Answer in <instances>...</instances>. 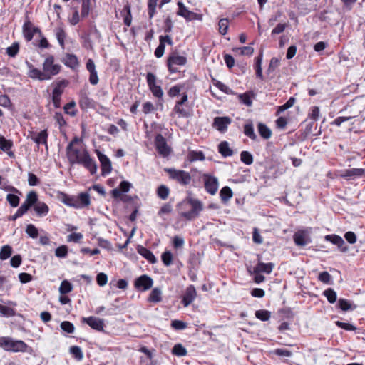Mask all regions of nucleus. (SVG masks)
<instances>
[{"mask_svg":"<svg viewBox=\"0 0 365 365\" xmlns=\"http://www.w3.org/2000/svg\"><path fill=\"white\" fill-rule=\"evenodd\" d=\"M66 155L71 164L83 165L91 175L96 173L97 165L86 149H78L73 146V143H68L66 147Z\"/></svg>","mask_w":365,"mask_h":365,"instance_id":"nucleus-1","label":"nucleus"},{"mask_svg":"<svg viewBox=\"0 0 365 365\" xmlns=\"http://www.w3.org/2000/svg\"><path fill=\"white\" fill-rule=\"evenodd\" d=\"M177 209L181 217L191 221L199 216L203 209V205L199 200L190 197L178 203Z\"/></svg>","mask_w":365,"mask_h":365,"instance_id":"nucleus-2","label":"nucleus"},{"mask_svg":"<svg viewBox=\"0 0 365 365\" xmlns=\"http://www.w3.org/2000/svg\"><path fill=\"white\" fill-rule=\"evenodd\" d=\"M0 347L7 351L25 352L28 345L21 340H14L10 337L1 336L0 337Z\"/></svg>","mask_w":365,"mask_h":365,"instance_id":"nucleus-3","label":"nucleus"},{"mask_svg":"<svg viewBox=\"0 0 365 365\" xmlns=\"http://www.w3.org/2000/svg\"><path fill=\"white\" fill-rule=\"evenodd\" d=\"M187 62V58L184 56H180L177 52L171 53L167 59V67L170 73H176L180 72L178 66H182L186 65Z\"/></svg>","mask_w":365,"mask_h":365,"instance_id":"nucleus-4","label":"nucleus"},{"mask_svg":"<svg viewBox=\"0 0 365 365\" xmlns=\"http://www.w3.org/2000/svg\"><path fill=\"white\" fill-rule=\"evenodd\" d=\"M55 58L52 55L47 56L43 63V70L46 75V80H50L53 76L58 74L61 69V66L54 63Z\"/></svg>","mask_w":365,"mask_h":365,"instance_id":"nucleus-5","label":"nucleus"},{"mask_svg":"<svg viewBox=\"0 0 365 365\" xmlns=\"http://www.w3.org/2000/svg\"><path fill=\"white\" fill-rule=\"evenodd\" d=\"M165 171L169 174L171 179L176 180L182 185H187L191 182V175L185 170L168 168L165 169Z\"/></svg>","mask_w":365,"mask_h":365,"instance_id":"nucleus-6","label":"nucleus"},{"mask_svg":"<svg viewBox=\"0 0 365 365\" xmlns=\"http://www.w3.org/2000/svg\"><path fill=\"white\" fill-rule=\"evenodd\" d=\"M202 178L206 192L212 195H215L219 187L218 179L208 173H203Z\"/></svg>","mask_w":365,"mask_h":365,"instance_id":"nucleus-7","label":"nucleus"},{"mask_svg":"<svg viewBox=\"0 0 365 365\" xmlns=\"http://www.w3.org/2000/svg\"><path fill=\"white\" fill-rule=\"evenodd\" d=\"M155 146L160 155L167 157L171 152L170 148L168 145L166 139L161 135L158 134L155 138Z\"/></svg>","mask_w":365,"mask_h":365,"instance_id":"nucleus-8","label":"nucleus"},{"mask_svg":"<svg viewBox=\"0 0 365 365\" xmlns=\"http://www.w3.org/2000/svg\"><path fill=\"white\" fill-rule=\"evenodd\" d=\"M146 81L149 89L152 92L153 95L156 98H161L163 96V91L161 87L156 84L155 75L153 73L148 72L146 74Z\"/></svg>","mask_w":365,"mask_h":365,"instance_id":"nucleus-9","label":"nucleus"},{"mask_svg":"<svg viewBox=\"0 0 365 365\" xmlns=\"http://www.w3.org/2000/svg\"><path fill=\"white\" fill-rule=\"evenodd\" d=\"M188 101V96L186 92H183L180 94V98L178 100L173 108V112H175L179 117H187L189 113L187 110L184 108L186 103Z\"/></svg>","mask_w":365,"mask_h":365,"instance_id":"nucleus-10","label":"nucleus"},{"mask_svg":"<svg viewBox=\"0 0 365 365\" xmlns=\"http://www.w3.org/2000/svg\"><path fill=\"white\" fill-rule=\"evenodd\" d=\"M23 35L26 41H31L34 36V34L38 33L41 36V29L38 27H36L29 21L26 20L23 25Z\"/></svg>","mask_w":365,"mask_h":365,"instance_id":"nucleus-11","label":"nucleus"},{"mask_svg":"<svg viewBox=\"0 0 365 365\" xmlns=\"http://www.w3.org/2000/svg\"><path fill=\"white\" fill-rule=\"evenodd\" d=\"M178 6L177 14L184 17L187 21L200 20L202 19L200 14L189 11L182 2L179 1Z\"/></svg>","mask_w":365,"mask_h":365,"instance_id":"nucleus-12","label":"nucleus"},{"mask_svg":"<svg viewBox=\"0 0 365 365\" xmlns=\"http://www.w3.org/2000/svg\"><path fill=\"white\" fill-rule=\"evenodd\" d=\"M153 284L152 278L146 274H143L135 280L134 286L138 290L145 292L151 288Z\"/></svg>","mask_w":365,"mask_h":365,"instance_id":"nucleus-13","label":"nucleus"},{"mask_svg":"<svg viewBox=\"0 0 365 365\" xmlns=\"http://www.w3.org/2000/svg\"><path fill=\"white\" fill-rule=\"evenodd\" d=\"M293 240L296 245L303 247L312 242L309 232L305 230H298L293 235Z\"/></svg>","mask_w":365,"mask_h":365,"instance_id":"nucleus-14","label":"nucleus"},{"mask_svg":"<svg viewBox=\"0 0 365 365\" xmlns=\"http://www.w3.org/2000/svg\"><path fill=\"white\" fill-rule=\"evenodd\" d=\"M232 123V119L228 116L215 117L213 120L212 127L219 132L224 133L227 130L228 125Z\"/></svg>","mask_w":365,"mask_h":365,"instance_id":"nucleus-15","label":"nucleus"},{"mask_svg":"<svg viewBox=\"0 0 365 365\" xmlns=\"http://www.w3.org/2000/svg\"><path fill=\"white\" fill-rule=\"evenodd\" d=\"M81 322L87 324L93 329L102 331L105 327L104 319L96 317H83Z\"/></svg>","mask_w":365,"mask_h":365,"instance_id":"nucleus-16","label":"nucleus"},{"mask_svg":"<svg viewBox=\"0 0 365 365\" xmlns=\"http://www.w3.org/2000/svg\"><path fill=\"white\" fill-rule=\"evenodd\" d=\"M340 176L347 180H355L359 178L365 177V169L349 168L341 172Z\"/></svg>","mask_w":365,"mask_h":365,"instance_id":"nucleus-17","label":"nucleus"},{"mask_svg":"<svg viewBox=\"0 0 365 365\" xmlns=\"http://www.w3.org/2000/svg\"><path fill=\"white\" fill-rule=\"evenodd\" d=\"M196 297L197 291L194 285L190 284L186 288L185 293L182 295L181 302L184 307H187L194 302Z\"/></svg>","mask_w":365,"mask_h":365,"instance_id":"nucleus-18","label":"nucleus"},{"mask_svg":"<svg viewBox=\"0 0 365 365\" xmlns=\"http://www.w3.org/2000/svg\"><path fill=\"white\" fill-rule=\"evenodd\" d=\"M98 160L101 163V174L102 175H106L111 172L112 165L110 159L100 151H96Z\"/></svg>","mask_w":365,"mask_h":365,"instance_id":"nucleus-19","label":"nucleus"},{"mask_svg":"<svg viewBox=\"0 0 365 365\" xmlns=\"http://www.w3.org/2000/svg\"><path fill=\"white\" fill-rule=\"evenodd\" d=\"M26 65L29 68L28 76L33 79H38L39 81H46V77L43 72V70H41L34 68V66L29 62L26 61Z\"/></svg>","mask_w":365,"mask_h":365,"instance_id":"nucleus-20","label":"nucleus"},{"mask_svg":"<svg viewBox=\"0 0 365 365\" xmlns=\"http://www.w3.org/2000/svg\"><path fill=\"white\" fill-rule=\"evenodd\" d=\"M326 241L330 242L333 245H335L340 249L341 252H346L347 247H344L345 242L341 237L337 235H327L324 237Z\"/></svg>","mask_w":365,"mask_h":365,"instance_id":"nucleus-21","label":"nucleus"},{"mask_svg":"<svg viewBox=\"0 0 365 365\" xmlns=\"http://www.w3.org/2000/svg\"><path fill=\"white\" fill-rule=\"evenodd\" d=\"M62 62L65 66L74 71L79 66L78 59L74 54L66 53L63 58Z\"/></svg>","mask_w":365,"mask_h":365,"instance_id":"nucleus-22","label":"nucleus"},{"mask_svg":"<svg viewBox=\"0 0 365 365\" xmlns=\"http://www.w3.org/2000/svg\"><path fill=\"white\" fill-rule=\"evenodd\" d=\"M48 132L47 130L45 129L43 130H41L39 133L33 132L31 133V140L35 142L36 144L40 145H44L46 148H48L47 144V140H48Z\"/></svg>","mask_w":365,"mask_h":365,"instance_id":"nucleus-23","label":"nucleus"},{"mask_svg":"<svg viewBox=\"0 0 365 365\" xmlns=\"http://www.w3.org/2000/svg\"><path fill=\"white\" fill-rule=\"evenodd\" d=\"M274 267V264L272 262L264 263L262 262H259L253 268V273L259 274L263 272L269 274L272 272Z\"/></svg>","mask_w":365,"mask_h":365,"instance_id":"nucleus-24","label":"nucleus"},{"mask_svg":"<svg viewBox=\"0 0 365 365\" xmlns=\"http://www.w3.org/2000/svg\"><path fill=\"white\" fill-rule=\"evenodd\" d=\"M58 199L67 206L76 209L79 207L77 204V198L75 196L68 195L64 192H59Z\"/></svg>","mask_w":365,"mask_h":365,"instance_id":"nucleus-25","label":"nucleus"},{"mask_svg":"<svg viewBox=\"0 0 365 365\" xmlns=\"http://www.w3.org/2000/svg\"><path fill=\"white\" fill-rule=\"evenodd\" d=\"M120 190L115 188L111 191V195L115 199H118L121 197L122 192H128L131 187V183L128 181H122L120 183Z\"/></svg>","mask_w":365,"mask_h":365,"instance_id":"nucleus-26","label":"nucleus"},{"mask_svg":"<svg viewBox=\"0 0 365 365\" xmlns=\"http://www.w3.org/2000/svg\"><path fill=\"white\" fill-rule=\"evenodd\" d=\"M137 251L142 257L146 259L150 263L154 264L156 262L157 260L155 257L154 256L153 252L146 247L139 245L137 247Z\"/></svg>","mask_w":365,"mask_h":365,"instance_id":"nucleus-27","label":"nucleus"},{"mask_svg":"<svg viewBox=\"0 0 365 365\" xmlns=\"http://www.w3.org/2000/svg\"><path fill=\"white\" fill-rule=\"evenodd\" d=\"M255 94L252 91H247L238 96L240 102L249 107L252 106Z\"/></svg>","mask_w":365,"mask_h":365,"instance_id":"nucleus-28","label":"nucleus"},{"mask_svg":"<svg viewBox=\"0 0 365 365\" xmlns=\"http://www.w3.org/2000/svg\"><path fill=\"white\" fill-rule=\"evenodd\" d=\"M218 152L225 158L232 156L233 155L232 150L230 148L227 141H222L218 145Z\"/></svg>","mask_w":365,"mask_h":365,"instance_id":"nucleus-29","label":"nucleus"},{"mask_svg":"<svg viewBox=\"0 0 365 365\" xmlns=\"http://www.w3.org/2000/svg\"><path fill=\"white\" fill-rule=\"evenodd\" d=\"M56 37L61 47L63 49L65 47V39L66 38V33L62 26H58L54 29Z\"/></svg>","mask_w":365,"mask_h":365,"instance_id":"nucleus-30","label":"nucleus"},{"mask_svg":"<svg viewBox=\"0 0 365 365\" xmlns=\"http://www.w3.org/2000/svg\"><path fill=\"white\" fill-rule=\"evenodd\" d=\"M77 198V204L79 205L78 208H83L90 205V196L86 192H81L78 195Z\"/></svg>","mask_w":365,"mask_h":365,"instance_id":"nucleus-31","label":"nucleus"},{"mask_svg":"<svg viewBox=\"0 0 365 365\" xmlns=\"http://www.w3.org/2000/svg\"><path fill=\"white\" fill-rule=\"evenodd\" d=\"M148 302L158 303L162 301V291L160 288H154L149 294Z\"/></svg>","mask_w":365,"mask_h":365,"instance_id":"nucleus-32","label":"nucleus"},{"mask_svg":"<svg viewBox=\"0 0 365 365\" xmlns=\"http://www.w3.org/2000/svg\"><path fill=\"white\" fill-rule=\"evenodd\" d=\"M336 307L344 312L353 310L356 308V306L352 304L350 301L342 298L338 300Z\"/></svg>","mask_w":365,"mask_h":365,"instance_id":"nucleus-33","label":"nucleus"},{"mask_svg":"<svg viewBox=\"0 0 365 365\" xmlns=\"http://www.w3.org/2000/svg\"><path fill=\"white\" fill-rule=\"evenodd\" d=\"M34 209L36 214L39 216H45L48 213L49 211L48 205L43 202H38L34 206Z\"/></svg>","mask_w":365,"mask_h":365,"instance_id":"nucleus-34","label":"nucleus"},{"mask_svg":"<svg viewBox=\"0 0 365 365\" xmlns=\"http://www.w3.org/2000/svg\"><path fill=\"white\" fill-rule=\"evenodd\" d=\"M205 158L202 151L190 150L187 153V160L190 162H195L197 160H204Z\"/></svg>","mask_w":365,"mask_h":365,"instance_id":"nucleus-35","label":"nucleus"},{"mask_svg":"<svg viewBox=\"0 0 365 365\" xmlns=\"http://www.w3.org/2000/svg\"><path fill=\"white\" fill-rule=\"evenodd\" d=\"M257 129L262 138L265 140L270 138L272 135V131L265 124L259 123L257 125Z\"/></svg>","mask_w":365,"mask_h":365,"instance_id":"nucleus-36","label":"nucleus"},{"mask_svg":"<svg viewBox=\"0 0 365 365\" xmlns=\"http://www.w3.org/2000/svg\"><path fill=\"white\" fill-rule=\"evenodd\" d=\"M232 190L227 186L223 187L220 192V196L223 202H227L230 200L232 197Z\"/></svg>","mask_w":365,"mask_h":365,"instance_id":"nucleus-37","label":"nucleus"},{"mask_svg":"<svg viewBox=\"0 0 365 365\" xmlns=\"http://www.w3.org/2000/svg\"><path fill=\"white\" fill-rule=\"evenodd\" d=\"M37 194L34 191L29 192L26 195V199L24 203L30 208L34 206L38 202Z\"/></svg>","mask_w":365,"mask_h":365,"instance_id":"nucleus-38","label":"nucleus"},{"mask_svg":"<svg viewBox=\"0 0 365 365\" xmlns=\"http://www.w3.org/2000/svg\"><path fill=\"white\" fill-rule=\"evenodd\" d=\"M323 295L327 298L330 304H334L336 302L337 294L332 288H328L323 292Z\"/></svg>","mask_w":365,"mask_h":365,"instance_id":"nucleus-39","label":"nucleus"},{"mask_svg":"<svg viewBox=\"0 0 365 365\" xmlns=\"http://www.w3.org/2000/svg\"><path fill=\"white\" fill-rule=\"evenodd\" d=\"M122 14H125L123 21L127 26H130L132 22L130 6L128 4L124 6Z\"/></svg>","mask_w":365,"mask_h":365,"instance_id":"nucleus-40","label":"nucleus"},{"mask_svg":"<svg viewBox=\"0 0 365 365\" xmlns=\"http://www.w3.org/2000/svg\"><path fill=\"white\" fill-rule=\"evenodd\" d=\"M172 354L176 356H185L187 351L181 344H176L172 349Z\"/></svg>","mask_w":365,"mask_h":365,"instance_id":"nucleus-41","label":"nucleus"},{"mask_svg":"<svg viewBox=\"0 0 365 365\" xmlns=\"http://www.w3.org/2000/svg\"><path fill=\"white\" fill-rule=\"evenodd\" d=\"M67 85H68V81L66 80H63V81H58L53 90L52 96H61L63 91V88Z\"/></svg>","mask_w":365,"mask_h":365,"instance_id":"nucleus-42","label":"nucleus"},{"mask_svg":"<svg viewBox=\"0 0 365 365\" xmlns=\"http://www.w3.org/2000/svg\"><path fill=\"white\" fill-rule=\"evenodd\" d=\"M184 87L183 84L179 83L170 88L168 91V95L170 98H175L178 95H180V92Z\"/></svg>","mask_w":365,"mask_h":365,"instance_id":"nucleus-43","label":"nucleus"},{"mask_svg":"<svg viewBox=\"0 0 365 365\" xmlns=\"http://www.w3.org/2000/svg\"><path fill=\"white\" fill-rule=\"evenodd\" d=\"M72 289H73V285L71 284V283L69 281L65 279L61 282L60 287H59V292L61 294H68V293L71 292L72 291Z\"/></svg>","mask_w":365,"mask_h":365,"instance_id":"nucleus-44","label":"nucleus"},{"mask_svg":"<svg viewBox=\"0 0 365 365\" xmlns=\"http://www.w3.org/2000/svg\"><path fill=\"white\" fill-rule=\"evenodd\" d=\"M12 253V248L10 245H4L0 250V259L6 260L7 259Z\"/></svg>","mask_w":365,"mask_h":365,"instance_id":"nucleus-45","label":"nucleus"},{"mask_svg":"<svg viewBox=\"0 0 365 365\" xmlns=\"http://www.w3.org/2000/svg\"><path fill=\"white\" fill-rule=\"evenodd\" d=\"M244 133L252 140H256L257 135L254 131V127L252 123H247L244 125Z\"/></svg>","mask_w":365,"mask_h":365,"instance_id":"nucleus-46","label":"nucleus"},{"mask_svg":"<svg viewBox=\"0 0 365 365\" xmlns=\"http://www.w3.org/2000/svg\"><path fill=\"white\" fill-rule=\"evenodd\" d=\"M13 146V143L10 140L6 139L3 135H0V149L3 151H9Z\"/></svg>","mask_w":365,"mask_h":365,"instance_id":"nucleus-47","label":"nucleus"},{"mask_svg":"<svg viewBox=\"0 0 365 365\" xmlns=\"http://www.w3.org/2000/svg\"><path fill=\"white\" fill-rule=\"evenodd\" d=\"M241 161L247 165H250L253 163V156L248 151H242L240 153Z\"/></svg>","mask_w":365,"mask_h":365,"instance_id":"nucleus-48","label":"nucleus"},{"mask_svg":"<svg viewBox=\"0 0 365 365\" xmlns=\"http://www.w3.org/2000/svg\"><path fill=\"white\" fill-rule=\"evenodd\" d=\"M70 353L78 361H81L83 358L81 349L78 346H72L70 347Z\"/></svg>","mask_w":365,"mask_h":365,"instance_id":"nucleus-49","label":"nucleus"},{"mask_svg":"<svg viewBox=\"0 0 365 365\" xmlns=\"http://www.w3.org/2000/svg\"><path fill=\"white\" fill-rule=\"evenodd\" d=\"M19 51V44L14 42L6 48V54L11 58L15 57Z\"/></svg>","mask_w":365,"mask_h":365,"instance_id":"nucleus-50","label":"nucleus"},{"mask_svg":"<svg viewBox=\"0 0 365 365\" xmlns=\"http://www.w3.org/2000/svg\"><path fill=\"white\" fill-rule=\"evenodd\" d=\"M169 192H170L169 188L164 185H161L158 187V190H157L158 196L162 200L167 199V197H168Z\"/></svg>","mask_w":365,"mask_h":365,"instance_id":"nucleus-51","label":"nucleus"},{"mask_svg":"<svg viewBox=\"0 0 365 365\" xmlns=\"http://www.w3.org/2000/svg\"><path fill=\"white\" fill-rule=\"evenodd\" d=\"M60 327L64 332L68 334H73L75 331L74 325L68 321L62 322Z\"/></svg>","mask_w":365,"mask_h":365,"instance_id":"nucleus-52","label":"nucleus"},{"mask_svg":"<svg viewBox=\"0 0 365 365\" xmlns=\"http://www.w3.org/2000/svg\"><path fill=\"white\" fill-rule=\"evenodd\" d=\"M255 317L257 319L265 322L269 319L271 313L267 310L260 309L255 312Z\"/></svg>","mask_w":365,"mask_h":365,"instance_id":"nucleus-53","label":"nucleus"},{"mask_svg":"<svg viewBox=\"0 0 365 365\" xmlns=\"http://www.w3.org/2000/svg\"><path fill=\"white\" fill-rule=\"evenodd\" d=\"M91 9V0H82L81 17L84 18L88 16Z\"/></svg>","mask_w":365,"mask_h":365,"instance_id":"nucleus-54","label":"nucleus"},{"mask_svg":"<svg viewBox=\"0 0 365 365\" xmlns=\"http://www.w3.org/2000/svg\"><path fill=\"white\" fill-rule=\"evenodd\" d=\"M219 32L222 35H225L227 32L229 27V21L227 19H221L218 23Z\"/></svg>","mask_w":365,"mask_h":365,"instance_id":"nucleus-55","label":"nucleus"},{"mask_svg":"<svg viewBox=\"0 0 365 365\" xmlns=\"http://www.w3.org/2000/svg\"><path fill=\"white\" fill-rule=\"evenodd\" d=\"M76 103L74 101L69 102L66 103L64 107V111L66 113L68 114L71 116H74L76 114V111L75 110Z\"/></svg>","mask_w":365,"mask_h":365,"instance_id":"nucleus-56","label":"nucleus"},{"mask_svg":"<svg viewBox=\"0 0 365 365\" xmlns=\"http://www.w3.org/2000/svg\"><path fill=\"white\" fill-rule=\"evenodd\" d=\"M79 104L81 108H87L91 104L90 98L84 92H81L80 94Z\"/></svg>","mask_w":365,"mask_h":365,"instance_id":"nucleus-57","label":"nucleus"},{"mask_svg":"<svg viewBox=\"0 0 365 365\" xmlns=\"http://www.w3.org/2000/svg\"><path fill=\"white\" fill-rule=\"evenodd\" d=\"M0 313L4 317H13L15 315V311L9 307L0 304Z\"/></svg>","mask_w":365,"mask_h":365,"instance_id":"nucleus-58","label":"nucleus"},{"mask_svg":"<svg viewBox=\"0 0 365 365\" xmlns=\"http://www.w3.org/2000/svg\"><path fill=\"white\" fill-rule=\"evenodd\" d=\"M29 207L27 205H26L24 203H23L19 208L17 210L16 213L11 217L12 220H15L17 218L21 217L23 215H24L28 210Z\"/></svg>","mask_w":365,"mask_h":365,"instance_id":"nucleus-59","label":"nucleus"},{"mask_svg":"<svg viewBox=\"0 0 365 365\" xmlns=\"http://www.w3.org/2000/svg\"><path fill=\"white\" fill-rule=\"evenodd\" d=\"M272 353L281 357H290L292 356V352L285 349H276Z\"/></svg>","mask_w":365,"mask_h":365,"instance_id":"nucleus-60","label":"nucleus"},{"mask_svg":"<svg viewBox=\"0 0 365 365\" xmlns=\"http://www.w3.org/2000/svg\"><path fill=\"white\" fill-rule=\"evenodd\" d=\"M161 259L165 266H170L173 261V254L170 251H165L162 254Z\"/></svg>","mask_w":365,"mask_h":365,"instance_id":"nucleus-61","label":"nucleus"},{"mask_svg":"<svg viewBox=\"0 0 365 365\" xmlns=\"http://www.w3.org/2000/svg\"><path fill=\"white\" fill-rule=\"evenodd\" d=\"M6 200L9 205L13 207H16L19 204V197L14 194H8L6 196Z\"/></svg>","mask_w":365,"mask_h":365,"instance_id":"nucleus-62","label":"nucleus"},{"mask_svg":"<svg viewBox=\"0 0 365 365\" xmlns=\"http://www.w3.org/2000/svg\"><path fill=\"white\" fill-rule=\"evenodd\" d=\"M26 232L29 237L34 239L36 238L38 235L37 228L32 224L27 225L26 228Z\"/></svg>","mask_w":365,"mask_h":365,"instance_id":"nucleus-63","label":"nucleus"},{"mask_svg":"<svg viewBox=\"0 0 365 365\" xmlns=\"http://www.w3.org/2000/svg\"><path fill=\"white\" fill-rule=\"evenodd\" d=\"M68 255V247L66 245H61L55 250V255L57 257L63 258Z\"/></svg>","mask_w":365,"mask_h":365,"instance_id":"nucleus-64","label":"nucleus"}]
</instances>
